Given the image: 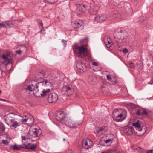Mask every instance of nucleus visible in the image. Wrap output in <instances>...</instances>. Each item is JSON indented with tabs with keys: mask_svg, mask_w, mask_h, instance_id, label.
<instances>
[{
	"mask_svg": "<svg viewBox=\"0 0 153 153\" xmlns=\"http://www.w3.org/2000/svg\"><path fill=\"white\" fill-rule=\"evenodd\" d=\"M136 114L138 115L146 114V111L142 109H137L136 110Z\"/></svg>",
	"mask_w": 153,
	"mask_h": 153,
	"instance_id": "24",
	"label": "nucleus"
},
{
	"mask_svg": "<svg viewBox=\"0 0 153 153\" xmlns=\"http://www.w3.org/2000/svg\"><path fill=\"white\" fill-rule=\"evenodd\" d=\"M1 90H0V94H1Z\"/></svg>",
	"mask_w": 153,
	"mask_h": 153,
	"instance_id": "59",
	"label": "nucleus"
},
{
	"mask_svg": "<svg viewBox=\"0 0 153 153\" xmlns=\"http://www.w3.org/2000/svg\"><path fill=\"white\" fill-rule=\"evenodd\" d=\"M4 23L5 25V27H10V23L8 21H5L4 22Z\"/></svg>",
	"mask_w": 153,
	"mask_h": 153,
	"instance_id": "36",
	"label": "nucleus"
},
{
	"mask_svg": "<svg viewBox=\"0 0 153 153\" xmlns=\"http://www.w3.org/2000/svg\"><path fill=\"white\" fill-rule=\"evenodd\" d=\"M117 45H118V46L119 47H120V46H119L118 45V44H117Z\"/></svg>",
	"mask_w": 153,
	"mask_h": 153,
	"instance_id": "61",
	"label": "nucleus"
},
{
	"mask_svg": "<svg viewBox=\"0 0 153 153\" xmlns=\"http://www.w3.org/2000/svg\"><path fill=\"white\" fill-rule=\"evenodd\" d=\"M111 140V139H107L106 140H105V142H106V143H107L109 142Z\"/></svg>",
	"mask_w": 153,
	"mask_h": 153,
	"instance_id": "49",
	"label": "nucleus"
},
{
	"mask_svg": "<svg viewBox=\"0 0 153 153\" xmlns=\"http://www.w3.org/2000/svg\"><path fill=\"white\" fill-rule=\"evenodd\" d=\"M62 41L65 44H66V43H67V41H66L65 40H63Z\"/></svg>",
	"mask_w": 153,
	"mask_h": 153,
	"instance_id": "53",
	"label": "nucleus"
},
{
	"mask_svg": "<svg viewBox=\"0 0 153 153\" xmlns=\"http://www.w3.org/2000/svg\"><path fill=\"white\" fill-rule=\"evenodd\" d=\"M41 131L39 128H35L30 130L29 133L31 138L36 137L39 136L41 134Z\"/></svg>",
	"mask_w": 153,
	"mask_h": 153,
	"instance_id": "6",
	"label": "nucleus"
},
{
	"mask_svg": "<svg viewBox=\"0 0 153 153\" xmlns=\"http://www.w3.org/2000/svg\"><path fill=\"white\" fill-rule=\"evenodd\" d=\"M39 24L42 27H43V24L42 22L41 21H40V22H39Z\"/></svg>",
	"mask_w": 153,
	"mask_h": 153,
	"instance_id": "50",
	"label": "nucleus"
},
{
	"mask_svg": "<svg viewBox=\"0 0 153 153\" xmlns=\"http://www.w3.org/2000/svg\"><path fill=\"white\" fill-rule=\"evenodd\" d=\"M128 50L127 49L125 48L123 49V51L124 53H127L128 52Z\"/></svg>",
	"mask_w": 153,
	"mask_h": 153,
	"instance_id": "43",
	"label": "nucleus"
},
{
	"mask_svg": "<svg viewBox=\"0 0 153 153\" xmlns=\"http://www.w3.org/2000/svg\"><path fill=\"white\" fill-rule=\"evenodd\" d=\"M34 95L36 97H40L41 96V94L42 91H39L38 89V87H36L34 88L33 90Z\"/></svg>",
	"mask_w": 153,
	"mask_h": 153,
	"instance_id": "20",
	"label": "nucleus"
},
{
	"mask_svg": "<svg viewBox=\"0 0 153 153\" xmlns=\"http://www.w3.org/2000/svg\"><path fill=\"white\" fill-rule=\"evenodd\" d=\"M66 125L69 127H74L79 126L80 123L78 122H75L70 117H67L65 120Z\"/></svg>",
	"mask_w": 153,
	"mask_h": 153,
	"instance_id": "9",
	"label": "nucleus"
},
{
	"mask_svg": "<svg viewBox=\"0 0 153 153\" xmlns=\"http://www.w3.org/2000/svg\"><path fill=\"white\" fill-rule=\"evenodd\" d=\"M66 79L65 78L63 80H62L61 82V84L60 85H62V84H63V85H64V86H68V84L67 83L65 82V80H66Z\"/></svg>",
	"mask_w": 153,
	"mask_h": 153,
	"instance_id": "37",
	"label": "nucleus"
},
{
	"mask_svg": "<svg viewBox=\"0 0 153 153\" xmlns=\"http://www.w3.org/2000/svg\"><path fill=\"white\" fill-rule=\"evenodd\" d=\"M88 8V7L86 5L82 4H80L78 5L77 9V13L79 14L82 13L86 12Z\"/></svg>",
	"mask_w": 153,
	"mask_h": 153,
	"instance_id": "10",
	"label": "nucleus"
},
{
	"mask_svg": "<svg viewBox=\"0 0 153 153\" xmlns=\"http://www.w3.org/2000/svg\"><path fill=\"white\" fill-rule=\"evenodd\" d=\"M122 31V32L123 33H124V32H123V31Z\"/></svg>",
	"mask_w": 153,
	"mask_h": 153,
	"instance_id": "62",
	"label": "nucleus"
},
{
	"mask_svg": "<svg viewBox=\"0 0 153 153\" xmlns=\"http://www.w3.org/2000/svg\"><path fill=\"white\" fill-rule=\"evenodd\" d=\"M148 83L150 84H151V85H152L153 84V81H151L149 82Z\"/></svg>",
	"mask_w": 153,
	"mask_h": 153,
	"instance_id": "52",
	"label": "nucleus"
},
{
	"mask_svg": "<svg viewBox=\"0 0 153 153\" xmlns=\"http://www.w3.org/2000/svg\"><path fill=\"white\" fill-rule=\"evenodd\" d=\"M2 58L4 60L3 63L5 64L6 69L7 71L10 70L12 66V61L10 53L8 52L4 53L2 55Z\"/></svg>",
	"mask_w": 153,
	"mask_h": 153,
	"instance_id": "3",
	"label": "nucleus"
},
{
	"mask_svg": "<svg viewBox=\"0 0 153 153\" xmlns=\"http://www.w3.org/2000/svg\"><path fill=\"white\" fill-rule=\"evenodd\" d=\"M127 116V112L124 109H116L113 112L112 117L116 122L123 121Z\"/></svg>",
	"mask_w": 153,
	"mask_h": 153,
	"instance_id": "2",
	"label": "nucleus"
},
{
	"mask_svg": "<svg viewBox=\"0 0 153 153\" xmlns=\"http://www.w3.org/2000/svg\"><path fill=\"white\" fill-rule=\"evenodd\" d=\"M21 138L22 140H26L27 139H30L31 138L30 136L29 135V133L27 135L22 136Z\"/></svg>",
	"mask_w": 153,
	"mask_h": 153,
	"instance_id": "27",
	"label": "nucleus"
},
{
	"mask_svg": "<svg viewBox=\"0 0 153 153\" xmlns=\"http://www.w3.org/2000/svg\"><path fill=\"white\" fill-rule=\"evenodd\" d=\"M105 127L104 126H102V127L99 128L98 130H97V134H100V135H101L102 134V131H105Z\"/></svg>",
	"mask_w": 153,
	"mask_h": 153,
	"instance_id": "26",
	"label": "nucleus"
},
{
	"mask_svg": "<svg viewBox=\"0 0 153 153\" xmlns=\"http://www.w3.org/2000/svg\"><path fill=\"white\" fill-rule=\"evenodd\" d=\"M125 133L128 135H131L133 133V128L132 127L126 128L124 131Z\"/></svg>",
	"mask_w": 153,
	"mask_h": 153,
	"instance_id": "22",
	"label": "nucleus"
},
{
	"mask_svg": "<svg viewBox=\"0 0 153 153\" xmlns=\"http://www.w3.org/2000/svg\"><path fill=\"white\" fill-rule=\"evenodd\" d=\"M102 153H110V152L109 151H105V152H102Z\"/></svg>",
	"mask_w": 153,
	"mask_h": 153,
	"instance_id": "51",
	"label": "nucleus"
},
{
	"mask_svg": "<svg viewBox=\"0 0 153 153\" xmlns=\"http://www.w3.org/2000/svg\"><path fill=\"white\" fill-rule=\"evenodd\" d=\"M45 1L51 4L57 2L58 0H45Z\"/></svg>",
	"mask_w": 153,
	"mask_h": 153,
	"instance_id": "35",
	"label": "nucleus"
},
{
	"mask_svg": "<svg viewBox=\"0 0 153 153\" xmlns=\"http://www.w3.org/2000/svg\"><path fill=\"white\" fill-rule=\"evenodd\" d=\"M146 126H143L141 127L140 126L137 130V131L136 132V133L137 135L139 136H143L146 132Z\"/></svg>",
	"mask_w": 153,
	"mask_h": 153,
	"instance_id": "16",
	"label": "nucleus"
},
{
	"mask_svg": "<svg viewBox=\"0 0 153 153\" xmlns=\"http://www.w3.org/2000/svg\"><path fill=\"white\" fill-rule=\"evenodd\" d=\"M27 120H31V121L30 123L33 122V117H28L27 118H25L22 119V120L23 122H27Z\"/></svg>",
	"mask_w": 153,
	"mask_h": 153,
	"instance_id": "29",
	"label": "nucleus"
},
{
	"mask_svg": "<svg viewBox=\"0 0 153 153\" xmlns=\"http://www.w3.org/2000/svg\"><path fill=\"white\" fill-rule=\"evenodd\" d=\"M132 125L135 127L136 130L141 126L139 123L137 122L133 123Z\"/></svg>",
	"mask_w": 153,
	"mask_h": 153,
	"instance_id": "30",
	"label": "nucleus"
},
{
	"mask_svg": "<svg viewBox=\"0 0 153 153\" xmlns=\"http://www.w3.org/2000/svg\"><path fill=\"white\" fill-rule=\"evenodd\" d=\"M147 153H153V149L148 150L147 152Z\"/></svg>",
	"mask_w": 153,
	"mask_h": 153,
	"instance_id": "46",
	"label": "nucleus"
},
{
	"mask_svg": "<svg viewBox=\"0 0 153 153\" xmlns=\"http://www.w3.org/2000/svg\"><path fill=\"white\" fill-rule=\"evenodd\" d=\"M63 140H65V138H64V139H63Z\"/></svg>",
	"mask_w": 153,
	"mask_h": 153,
	"instance_id": "60",
	"label": "nucleus"
},
{
	"mask_svg": "<svg viewBox=\"0 0 153 153\" xmlns=\"http://www.w3.org/2000/svg\"><path fill=\"white\" fill-rule=\"evenodd\" d=\"M0 100H2V101H6V100H5V99H1V98H0Z\"/></svg>",
	"mask_w": 153,
	"mask_h": 153,
	"instance_id": "55",
	"label": "nucleus"
},
{
	"mask_svg": "<svg viewBox=\"0 0 153 153\" xmlns=\"http://www.w3.org/2000/svg\"><path fill=\"white\" fill-rule=\"evenodd\" d=\"M107 18V16L105 14L98 15L95 17V20L98 22H101L105 20Z\"/></svg>",
	"mask_w": 153,
	"mask_h": 153,
	"instance_id": "14",
	"label": "nucleus"
},
{
	"mask_svg": "<svg viewBox=\"0 0 153 153\" xmlns=\"http://www.w3.org/2000/svg\"><path fill=\"white\" fill-rule=\"evenodd\" d=\"M111 17L112 19H121L122 18V15L117 11L114 12L111 14Z\"/></svg>",
	"mask_w": 153,
	"mask_h": 153,
	"instance_id": "19",
	"label": "nucleus"
},
{
	"mask_svg": "<svg viewBox=\"0 0 153 153\" xmlns=\"http://www.w3.org/2000/svg\"><path fill=\"white\" fill-rule=\"evenodd\" d=\"M13 149L16 150H19L20 149L19 145L15 144L11 146Z\"/></svg>",
	"mask_w": 153,
	"mask_h": 153,
	"instance_id": "31",
	"label": "nucleus"
},
{
	"mask_svg": "<svg viewBox=\"0 0 153 153\" xmlns=\"http://www.w3.org/2000/svg\"><path fill=\"white\" fill-rule=\"evenodd\" d=\"M107 78L108 80L111 81V80L112 79L110 76L109 75H107Z\"/></svg>",
	"mask_w": 153,
	"mask_h": 153,
	"instance_id": "42",
	"label": "nucleus"
},
{
	"mask_svg": "<svg viewBox=\"0 0 153 153\" xmlns=\"http://www.w3.org/2000/svg\"><path fill=\"white\" fill-rule=\"evenodd\" d=\"M2 141L3 143L4 144H5L6 145H7L9 143V142L5 140H2Z\"/></svg>",
	"mask_w": 153,
	"mask_h": 153,
	"instance_id": "41",
	"label": "nucleus"
},
{
	"mask_svg": "<svg viewBox=\"0 0 153 153\" xmlns=\"http://www.w3.org/2000/svg\"><path fill=\"white\" fill-rule=\"evenodd\" d=\"M52 88H45L42 91L41 96L43 97H45L49 94V93L52 91Z\"/></svg>",
	"mask_w": 153,
	"mask_h": 153,
	"instance_id": "17",
	"label": "nucleus"
},
{
	"mask_svg": "<svg viewBox=\"0 0 153 153\" xmlns=\"http://www.w3.org/2000/svg\"><path fill=\"white\" fill-rule=\"evenodd\" d=\"M2 27H5V25L4 23V22L2 23H0V29Z\"/></svg>",
	"mask_w": 153,
	"mask_h": 153,
	"instance_id": "39",
	"label": "nucleus"
},
{
	"mask_svg": "<svg viewBox=\"0 0 153 153\" xmlns=\"http://www.w3.org/2000/svg\"><path fill=\"white\" fill-rule=\"evenodd\" d=\"M32 84L28 86H40L46 85H51L50 82H48L47 80L42 81L38 82L37 83V80H34L31 82Z\"/></svg>",
	"mask_w": 153,
	"mask_h": 153,
	"instance_id": "5",
	"label": "nucleus"
},
{
	"mask_svg": "<svg viewBox=\"0 0 153 153\" xmlns=\"http://www.w3.org/2000/svg\"><path fill=\"white\" fill-rule=\"evenodd\" d=\"M31 120H27V123H26L28 124H32L33 122L30 123V122H31Z\"/></svg>",
	"mask_w": 153,
	"mask_h": 153,
	"instance_id": "48",
	"label": "nucleus"
},
{
	"mask_svg": "<svg viewBox=\"0 0 153 153\" xmlns=\"http://www.w3.org/2000/svg\"><path fill=\"white\" fill-rule=\"evenodd\" d=\"M129 66H130V67L132 68H134V64L132 63H130V64Z\"/></svg>",
	"mask_w": 153,
	"mask_h": 153,
	"instance_id": "45",
	"label": "nucleus"
},
{
	"mask_svg": "<svg viewBox=\"0 0 153 153\" xmlns=\"http://www.w3.org/2000/svg\"><path fill=\"white\" fill-rule=\"evenodd\" d=\"M82 41H82H82H81V40H80V42H82Z\"/></svg>",
	"mask_w": 153,
	"mask_h": 153,
	"instance_id": "58",
	"label": "nucleus"
},
{
	"mask_svg": "<svg viewBox=\"0 0 153 153\" xmlns=\"http://www.w3.org/2000/svg\"><path fill=\"white\" fill-rule=\"evenodd\" d=\"M20 149L22 148H25L27 149L28 148L27 144L24 143L23 144L19 145Z\"/></svg>",
	"mask_w": 153,
	"mask_h": 153,
	"instance_id": "34",
	"label": "nucleus"
},
{
	"mask_svg": "<svg viewBox=\"0 0 153 153\" xmlns=\"http://www.w3.org/2000/svg\"><path fill=\"white\" fill-rule=\"evenodd\" d=\"M13 114H9L5 117V122L8 125H10L14 120V118L11 116Z\"/></svg>",
	"mask_w": 153,
	"mask_h": 153,
	"instance_id": "15",
	"label": "nucleus"
},
{
	"mask_svg": "<svg viewBox=\"0 0 153 153\" xmlns=\"http://www.w3.org/2000/svg\"><path fill=\"white\" fill-rule=\"evenodd\" d=\"M114 38L116 41L120 43H123L125 42L127 39V37L122 30L120 32L115 33Z\"/></svg>",
	"mask_w": 153,
	"mask_h": 153,
	"instance_id": "4",
	"label": "nucleus"
},
{
	"mask_svg": "<svg viewBox=\"0 0 153 153\" xmlns=\"http://www.w3.org/2000/svg\"><path fill=\"white\" fill-rule=\"evenodd\" d=\"M83 65L84 66V65L81 61H79L76 64V67L80 72H82V71H83Z\"/></svg>",
	"mask_w": 153,
	"mask_h": 153,
	"instance_id": "21",
	"label": "nucleus"
},
{
	"mask_svg": "<svg viewBox=\"0 0 153 153\" xmlns=\"http://www.w3.org/2000/svg\"><path fill=\"white\" fill-rule=\"evenodd\" d=\"M11 124H11L10 125V126L13 127L15 128H16L20 125L19 123L16 121H15L14 120L13 121V122Z\"/></svg>",
	"mask_w": 153,
	"mask_h": 153,
	"instance_id": "25",
	"label": "nucleus"
},
{
	"mask_svg": "<svg viewBox=\"0 0 153 153\" xmlns=\"http://www.w3.org/2000/svg\"><path fill=\"white\" fill-rule=\"evenodd\" d=\"M23 48H24L25 49H26V47L25 46H23Z\"/></svg>",
	"mask_w": 153,
	"mask_h": 153,
	"instance_id": "56",
	"label": "nucleus"
},
{
	"mask_svg": "<svg viewBox=\"0 0 153 153\" xmlns=\"http://www.w3.org/2000/svg\"><path fill=\"white\" fill-rule=\"evenodd\" d=\"M25 89L27 90H28L30 91H33L32 87H27V88H25Z\"/></svg>",
	"mask_w": 153,
	"mask_h": 153,
	"instance_id": "38",
	"label": "nucleus"
},
{
	"mask_svg": "<svg viewBox=\"0 0 153 153\" xmlns=\"http://www.w3.org/2000/svg\"><path fill=\"white\" fill-rule=\"evenodd\" d=\"M116 153H126L123 150H120V151H117L116 152Z\"/></svg>",
	"mask_w": 153,
	"mask_h": 153,
	"instance_id": "44",
	"label": "nucleus"
},
{
	"mask_svg": "<svg viewBox=\"0 0 153 153\" xmlns=\"http://www.w3.org/2000/svg\"><path fill=\"white\" fill-rule=\"evenodd\" d=\"M58 97L57 94L54 93L50 94L47 98L48 100L50 103L55 102L58 100Z\"/></svg>",
	"mask_w": 153,
	"mask_h": 153,
	"instance_id": "12",
	"label": "nucleus"
},
{
	"mask_svg": "<svg viewBox=\"0 0 153 153\" xmlns=\"http://www.w3.org/2000/svg\"><path fill=\"white\" fill-rule=\"evenodd\" d=\"M22 51V50L21 48L19 50L16 51V52L18 54H20L21 53Z\"/></svg>",
	"mask_w": 153,
	"mask_h": 153,
	"instance_id": "40",
	"label": "nucleus"
},
{
	"mask_svg": "<svg viewBox=\"0 0 153 153\" xmlns=\"http://www.w3.org/2000/svg\"><path fill=\"white\" fill-rule=\"evenodd\" d=\"M66 114L65 113L62 111H57L56 114L55 118L56 120L58 121H60L63 120L65 121L67 118L65 117Z\"/></svg>",
	"mask_w": 153,
	"mask_h": 153,
	"instance_id": "8",
	"label": "nucleus"
},
{
	"mask_svg": "<svg viewBox=\"0 0 153 153\" xmlns=\"http://www.w3.org/2000/svg\"><path fill=\"white\" fill-rule=\"evenodd\" d=\"M28 148L27 149H31L32 150L34 149L36 147V145L34 144H32L30 145V144H27Z\"/></svg>",
	"mask_w": 153,
	"mask_h": 153,
	"instance_id": "28",
	"label": "nucleus"
},
{
	"mask_svg": "<svg viewBox=\"0 0 153 153\" xmlns=\"http://www.w3.org/2000/svg\"><path fill=\"white\" fill-rule=\"evenodd\" d=\"M73 48L74 54L78 57L84 58L88 57L90 59H92L89 51L87 48V45H81L78 46L76 44H74Z\"/></svg>",
	"mask_w": 153,
	"mask_h": 153,
	"instance_id": "1",
	"label": "nucleus"
},
{
	"mask_svg": "<svg viewBox=\"0 0 153 153\" xmlns=\"http://www.w3.org/2000/svg\"><path fill=\"white\" fill-rule=\"evenodd\" d=\"M93 10H94V11H96L97 10L93 8Z\"/></svg>",
	"mask_w": 153,
	"mask_h": 153,
	"instance_id": "57",
	"label": "nucleus"
},
{
	"mask_svg": "<svg viewBox=\"0 0 153 153\" xmlns=\"http://www.w3.org/2000/svg\"><path fill=\"white\" fill-rule=\"evenodd\" d=\"M62 94L69 96L72 94L73 90L70 87H63L61 90Z\"/></svg>",
	"mask_w": 153,
	"mask_h": 153,
	"instance_id": "11",
	"label": "nucleus"
},
{
	"mask_svg": "<svg viewBox=\"0 0 153 153\" xmlns=\"http://www.w3.org/2000/svg\"><path fill=\"white\" fill-rule=\"evenodd\" d=\"M45 72L44 71H40L36 76V78L38 80L43 79L45 77Z\"/></svg>",
	"mask_w": 153,
	"mask_h": 153,
	"instance_id": "18",
	"label": "nucleus"
},
{
	"mask_svg": "<svg viewBox=\"0 0 153 153\" xmlns=\"http://www.w3.org/2000/svg\"><path fill=\"white\" fill-rule=\"evenodd\" d=\"M111 40L110 37L108 36H105L104 39V43L106 42L109 41H110Z\"/></svg>",
	"mask_w": 153,
	"mask_h": 153,
	"instance_id": "33",
	"label": "nucleus"
},
{
	"mask_svg": "<svg viewBox=\"0 0 153 153\" xmlns=\"http://www.w3.org/2000/svg\"><path fill=\"white\" fill-rule=\"evenodd\" d=\"M92 142L89 139H85L82 141L83 147L85 149H88L90 148L92 145Z\"/></svg>",
	"mask_w": 153,
	"mask_h": 153,
	"instance_id": "13",
	"label": "nucleus"
},
{
	"mask_svg": "<svg viewBox=\"0 0 153 153\" xmlns=\"http://www.w3.org/2000/svg\"><path fill=\"white\" fill-rule=\"evenodd\" d=\"M105 45L106 47L110 50H112L113 49L114 46L111 40L110 41H109L106 42L105 43Z\"/></svg>",
	"mask_w": 153,
	"mask_h": 153,
	"instance_id": "23",
	"label": "nucleus"
},
{
	"mask_svg": "<svg viewBox=\"0 0 153 153\" xmlns=\"http://www.w3.org/2000/svg\"><path fill=\"white\" fill-rule=\"evenodd\" d=\"M72 26L74 28L77 29V30H80L83 28L84 24L82 21L78 20L74 21L72 23Z\"/></svg>",
	"mask_w": 153,
	"mask_h": 153,
	"instance_id": "7",
	"label": "nucleus"
},
{
	"mask_svg": "<svg viewBox=\"0 0 153 153\" xmlns=\"http://www.w3.org/2000/svg\"><path fill=\"white\" fill-rule=\"evenodd\" d=\"M112 85H114V84H115L116 83V82L114 81H113L112 82Z\"/></svg>",
	"mask_w": 153,
	"mask_h": 153,
	"instance_id": "54",
	"label": "nucleus"
},
{
	"mask_svg": "<svg viewBox=\"0 0 153 153\" xmlns=\"http://www.w3.org/2000/svg\"><path fill=\"white\" fill-rule=\"evenodd\" d=\"M92 64L95 66H97L98 65V63L97 62H94L92 63Z\"/></svg>",
	"mask_w": 153,
	"mask_h": 153,
	"instance_id": "47",
	"label": "nucleus"
},
{
	"mask_svg": "<svg viewBox=\"0 0 153 153\" xmlns=\"http://www.w3.org/2000/svg\"><path fill=\"white\" fill-rule=\"evenodd\" d=\"M5 129V127L3 124H0V132H3Z\"/></svg>",
	"mask_w": 153,
	"mask_h": 153,
	"instance_id": "32",
	"label": "nucleus"
}]
</instances>
